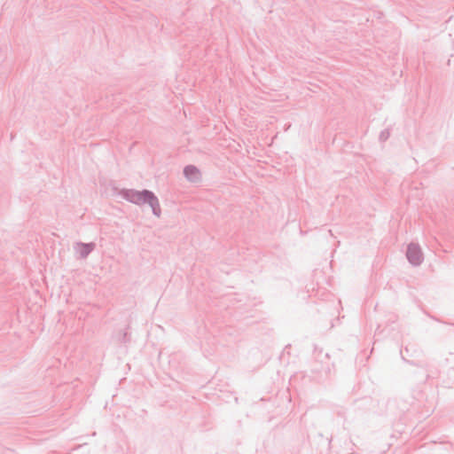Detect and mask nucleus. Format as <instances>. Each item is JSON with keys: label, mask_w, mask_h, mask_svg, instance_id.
I'll list each match as a JSON object with an SVG mask.
<instances>
[{"label": "nucleus", "mask_w": 454, "mask_h": 454, "mask_svg": "<svg viewBox=\"0 0 454 454\" xmlns=\"http://www.w3.org/2000/svg\"><path fill=\"white\" fill-rule=\"evenodd\" d=\"M119 195L121 196L127 201L135 205L148 204L153 214L160 217L161 214L160 205L157 196L150 190L137 191L134 189H121L119 192Z\"/></svg>", "instance_id": "obj_1"}, {"label": "nucleus", "mask_w": 454, "mask_h": 454, "mask_svg": "<svg viewBox=\"0 0 454 454\" xmlns=\"http://www.w3.org/2000/svg\"><path fill=\"white\" fill-rule=\"evenodd\" d=\"M406 257L413 266H419L424 260L422 251L418 244L410 243L407 247Z\"/></svg>", "instance_id": "obj_2"}, {"label": "nucleus", "mask_w": 454, "mask_h": 454, "mask_svg": "<svg viewBox=\"0 0 454 454\" xmlns=\"http://www.w3.org/2000/svg\"><path fill=\"white\" fill-rule=\"evenodd\" d=\"M184 177L191 182H198L201 176L199 168L194 165H187L183 170Z\"/></svg>", "instance_id": "obj_3"}, {"label": "nucleus", "mask_w": 454, "mask_h": 454, "mask_svg": "<svg viewBox=\"0 0 454 454\" xmlns=\"http://www.w3.org/2000/svg\"><path fill=\"white\" fill-rule=\"evenodd\" d=\"M77 246L79 247L78 253L80 254V257L82 259L87 258L96 247L95 243H93V242H90V243L78 242Z\"/></svg>", "instance_id": "obj_4"}, {"label": "nucleus", "mask_w": 454, "mask_h": 454, "mask_svg": "<svg viewBox=\"0 0 454 454\" xmlns=\"http://www.w3.org/2000/svg\"><path fill=\"white\" fill-rule=\"evenodd\" d=\"M389 137H390V129H385L380 133L379 140L380 142H386L389 138Z\"/></svg>", "instance_id": "obj_5"}, {"label": "nucleus", "mask_w": 454, "mask_h": 454, "mask_svg": "<svg viewBox=\"0 0 454 454\" xmlns=\"http://www.w3.org/2000/svg\"><path fill=\"white\" fill-rule=\"evenodd\" d=\"M120 340L123 343H127L129 341V336L127 332H124L121 335V338L120 339Z\"/></svg>", "instance_id": "obj_6"}, {"label": "nucleus", "mask_w": 454, "mask_h": 454, "mask_svg": "<svg viewBox=\"0 0 454 454\" xmlns=\"http://www.w3.org/2000/svg\"><path fill=\"white\" fill-rule=\"evenodd\" d=\"M403 361H405L407 364H412V365H418L416 363H414L413 361H410V360H407L405 359L403 356Z\"/></svg>", "instance_id": "obj_7"}, {"label": "nucleus", "mask_w": 454, "mask_h": 454, "mask_svg": "<svg viewBox=\"0 0 454 454\" xmlns=\"http://www.w3.org/2000/svg\"><path fill=\"white\" fill-rule=\"evenodd\" d=\"M325 357H327V358L329 357V354H328V353H325Z\"/></svg>", "instance_id": "obj_8"}]
</instances>
